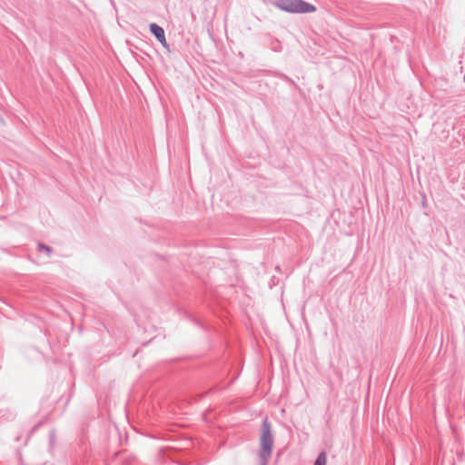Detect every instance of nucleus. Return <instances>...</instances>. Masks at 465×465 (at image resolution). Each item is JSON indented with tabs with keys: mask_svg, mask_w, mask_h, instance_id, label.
I'll return each instance as SVG.
<instances>
[{
	"mask_svg": "<svg viewBox=\"0 0 465 465\" xmlns=\"http://www.w3.org/2000/svg\"><path fill=\"white\" fill-rule=\"evenodd\" d=\"M276 5L289 13H313L316 7L302 0H280Z\"/></svg>",
	"mask_w": 465,
	"mask_h": 465,
	"instance_id": "f257e3e1",
	"label": "nucleus"
},
{
	"mask_svg": "<svg viewBox=\"0 0 465 465\" xmlns=\"http://www.w3.org/2000/svg\"><path fill=\"white\" fill-rule=\"evenodd\" d=\"M272 436L271 432V424L267 420L262 423V431L261 435V445L262 451L269 455L272 448Z\"/></svg>",
	"mask_w": 465,
	"mask_h": 465,
	"instance_id": "f03ea898",
	"label": "nucleus"
},
{
	"mask_svg": "<svg viewBox=\"0 0 465 465\" xmlns=\"http://www.w3.org/2000/svg\"><path fill=\"white\" fill-rule=\"evenodd\" d=\"M150 30L152 34L158 39V41L164 46L167 47V41L165 38L163 29L156 24L150 25Z\"/></svg>",
	"mask_w": 465,
	"mask_h": 465,
	"instance_id": "7ed1b4c3",
	"label": "nucleus"
},
{
	"mask_svg": "<svg viewBox=\"0 0 465 465\" xmlns=\"http://www.w3.org/2000/svg\"><path fill=\"white\" fill-rule=\"evenodd\" d=\"M326 462H327L326 454L324 452H322L318 456L314 465H326Z\"/></svg>",
	"mask_w": 465,
	"mask_h": 465,
	"instance_id": "20e7f679",
	"label": "nucleus"
},
{
	"mask_svg": "<svg viewBox=\"0 0 465 465\" xmlns=\"http://www.w3.org/2000/svg\"><path fill=\"white\" fill-rule=\"evenodd\" d=\"M39 249H40V250H44V251H45L47 253H50V252H51L50 248H49V247H47V246H45V245H43V244H40V245H39Z\"/></svg>",
	"mask_w": 465,
	"mask_h": 465,
	"instance_id": "39448f33",
	"label": "nucleus"
},
{
	"mask_svg": "<svg viewBox=\"0 0 465 465\" xmlns=\"http://www.w3.org/2000/svg\"><path fill=\"white\" fill-rule=\"evenodd\" d=\"M463 79H464V82H465V74H464V77H463Z\"/></svg>",
	"mask_w": 465,
	"mask_h": 465,
	"instance_id": "423d86ee",
	"label": "nucleus"
}]
</instances>
